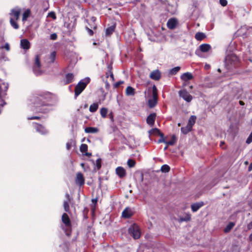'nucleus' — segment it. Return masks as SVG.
I'll return each instance as SVG.
<instances>
[{
  "mask_svg": "<svg viewBox=\"0 0 252 252\" xmlns=\"http://www.w3.org/2000/svg\"><path fill=\"white\" fill-rule=\"evenodd\" d=\"M51 99V94L49 93H44L42 94L32 96L30 100L35 107L33 110L38 112L45 113L49 110L46 108L42 109L41 107L44 106H48V102L50 101Z\"/></svg>",
  "mask_w": 252,
  "mask_h": 252,
  "instance_id": "obj_1",
  "label": "nucleus"
},
{
  "mask_svg": "<svg viewBox=\"0 0 252 252\" xmlns=\"http://www.w3.org/2000/svg\"><path fill=\"white\" fill-rule=\"evenodd\" d=\"M128 232L134 239H139L141 236L140 229L139 226L135 223L129 226L128 229Z\"/></svg>",
  "mask_w": 252,
  "mask_h": 252,
  "instance_id": "obj_2",
  "label": "nucleus"
},
{
  "mask_svg": "<svg viewBox=\"0 0 252 252\" xmlns=\"http://www.w3.org/2000/svg\"><path fill=\"white\" fill-rule=\"evenodd\" d=\"M89 83V79H87L85 81L79 82L75 88V97H77L85 89L87 85Z\"/></svg>",
  "mask_w": 252,
  "mask_h": 252,
  "instance_id": "obj_3",
  "label": "nucleus"
},
{
  "mask_svg": "<svg viewBox=\"0 0 252 252\" xmlns=\"http://www.w3.org/2000/svg\"><path fill=\"white\" fill-rule=\"evenodd\" d=\"M65 196L66 198V200H64L63 203V207L64 210L65 212L69 213L70 212V207H69V203L72 200V198L70 197L69 194L68 193H66L65 194Z\"/></svg>",
  "mask_w": 252,
  "mask_h": 252,
  "instance_id": "obj_4",
  "label": "nucleus"
},
{
  "mask_svg": "<svg viewBox=\"0 0 252 252\" xmlns=\"http://www.w3.org/2000/svg\"><path fill=\"white\" fill-rule=\"evenodd\" d=\"M180 96L187 102H190L192 99V96L186 91H180L179 92Z\"/></svg>",
  "mask_w": 252,
  "mask_h": 252,
  "instance_id": "obj_5",
  "label": "nucleus"
},
{
  "mask_svg": "<svg viewBox=\"0 0 252 252\" xmlns=\"http://www.w3.org/2000/svg\"><path fill=\"white\" fill-rule=\"evenodd\" d=\"M226 62L230 64H235L239 61L237 56L233 54L228 55L225 58Z\"/></svg>",
  "mask_w": 252,
  "mask_h": 252,
  "instance_id": "obj_6",
  "label": "nucleus"
},
{
  "mask_svg": "<svg viewBox=\"0 0 252 252\" xmlns=\"http://www.w3.org/2000/svg\"><path fill=\"white\" fill-rule=\"evenodd\" d=\"M75 183L77 185H78L80 187L84 185L85 183V179L82 173L78 172L76 174Z\"/></svg>",
  "mask_w": 252,
  "mask_h": 252,
  "instance_id": "obj_7",
  "label": "nucleus"
},
{
  "mask_svg": "<svg viewBox=\"0 0 252 252\" xmlns=\"http://www.w3.org/2000/svg\"><path fill=\"white\" fill-rule=\"evenodd\" d=\"M62 221L66 227L71 226V222L68 215L64 213L62 216Z\"/></svg>",
  "mask_w": 252,
  "mask_h": 252,
  "instance_id": "obj_8",
  "label": "nucleus"
},
{
  "mask_svg": "<svg viewBox=\"0 0 252 252\" xmlns=\"http://www.w3.org/2000/svg\"><path fill=\"white\" fill-rule=\"evenodd\" d=\"M178 24V20L176 18H170L167 22V27L170 30L174 29Z\"/></svg>",
  "mask_w": 252,
  "mask_h": 252,
  "instance_id": "obj_9",
  "label": "nucleus"
},
{
  "mask_svg": "<svg viewBox=\"0 0 252 252\" xmlns=\"http://www.w3.org/2000/svg\"><path fill=\"white\" fill-rule=\"evenodd\" d=\"M34 128L37 132L42 134H46L48 132L45 127L40 124H35Z\"/></svg>",
  "mask_w": 252,
  "mask_h": 252,
  "instance_id": "obj_10",
  "label": "nucleus"
},
{
  "mask_svg": "<svg viewBox=\"0 0 252 252\" xmlns=\"http://www.w3.org/2000/svg\"><path fill=\"white\" fill-rule=\"evenodd\" d=\"M116 173L120 178H123L126 175V170L121 166H119L116 168Z\"/></svg>",
  "mask_w": 252,
  "mask_h": 252,
  "instance_id": "obj_11",
  "label": "nucleus"
},
{
  "mask_svg": "<svg viewBox=\"0 0 252 252\" xmlns=\"http://www.w3.org/2000/svg\"><path fill=\"white\" fill-rule=\"evenodd\" d=\"M149 133L150 134H154L157 135H160V138L158 140V142H164V140L163 139V135L162 133H161L159 130L156 128H153L149 131Z\"/></svg>",
  "mask_w": 252,
  "mask_h": 252,
  "instance_id": "obj_12",
  "label": "nucleus"
},
{
  "mask_svg": "<svg viewBox=\"0 0 252 252\" xmlns=\"http://www.w3.org/2000/svg\"><path fill=\"white\" fill-rule=\"evenodd\" d=\"M158 100V94H156L155 93L153 94V98L150 99L148 100V105L150 108H153L155 107L157 103Z\"/></svg>",
  "mask_w": 252,
  "mask_h": 252,
  "instance_id": "obj_13",
  "label": "nucleus"
},
{
  "mask_svg": "<svg viewBox=\"0 0 252 252\" xmlns=\"http://www.w3.org/2000/svg\"><path fill=\"white\" fill-rule=\"evenodd\" d=\"M20 46L22 48L27 50L31 47V43L27 39H21L20 41Z\"/></svg>",
  "mask_w": 252,
  "mask_h": 252,
  "instance_id": "obj_14",
  "label": "nucleus"
},
{
  "mask_svg": "<svg viewBox=\"0 0 252 252\" xmlns=\"http://www.w3.org/2000/svg\"><path fill=\"white\" fill-rule=\"evenodd\" d=\"M204 203L202 201L193 203L191 205V211L193 212H195L197 211L201 207L204 206Z\"/></svg>",
  "mask_w": 252,
  "mask_h": 252,
  "instance_id": "obj_15",
  "label": "nucleus"
},
{
  "mask_svg": "<svg viewBox=\"0 0 252 252\" xmlns=\"http://www.w3.org/2000/svg\"><path fill=\"white\" fill-rule=\"evenodd\" d=\"M133 215V213L129 208H126L122 212V216L124 218L128 219Z\"/></svg>",
  "mask_w": 252,
  "mask_h": 252,
  "instance_id": "obj_16",
  "label": "nucleus"
},
{
  "mask_svg": "<svg viewBox=\"0 0 252 252\" xmlns=\"http://www.w3.org/2000/svg\"><path fill=\"white\" fill-rule=\"evenodd\" d=\"M150 77L155 80H158L160 78V73L158 70L153 71L150 74Z\"/></svg>",
  "mask_w": 252,
  "mask_h": 252,
  "instance_id": "obj_17",
  "label": "nucleus"
},
{
  "mask_svg": "<svg viewBox=\"0 0 252 252\" xmlns=\"http://www.w3.org/2000/svg\"><path fill=\"white\" fill-rule=\"evenodd\" d=\"M20 11L19 9H13L11 10L10 14L14 20H18L19 19Z\"/></svg>",
  "mask_w": 252,
  "mask_h": 252,
  "instance_id": "obj_18",
  "label": "nucleus"
},
{
  "mask_svg": "<svg viewBox=\"0 0 252 252\" xmlns=\"http://www.w3.org/2000/svg\"><path fill=\"white\" fill-rule=\"evenodd\" d=\"M156 116V115L155 113L151 114L147 118L146 121L147 124L151 126L153 125L155 123Z\"/></svg>",
  "mask_w": 252,
  "mask_h": 252,
  "instance_id": "obj_19",
  "label": "nucleus"
},
{
  "mask_svg": "<svg viewBox=\"0 0 252 252\" xmlns=\"http://www.w3.org/2000/svg\"><path fill=\"white\" fill-rule=\"evenodd\" d=\"M181 78L182 80L187 81L193 78L192 74L190 72H186L181 76Z\"/></svg>",
  "mask_w": 252,
  "mask_h": 252,
  "instance_id": "obj_20",
  "label": "nucleus"
},
{
  "mask_svg": "<svg viewBox=\"0 0 252 252\" xmlns=\"http://www.w3.org/2000/svg\"><path fill=\"white\" fill-rule=\"evenodd\" d=\"M191 220V215L190 213H188L186 214V215L184 217H180L178 219V222L181 223L183 221H189Z\"/></svg>",
  "mask_w": 252,
  "mask_h": 252,
  "instance_id": "obj_21",
  "label": "nucleus"
},
{
  "mask_svg": "<svg viewBox=\"0 0 252 252\" xmlns=\"http://www.w3.org/2000/svg\"><path fill=\"white\" fill-rule=\"evenodd\" d=\"M74 75L72 73H67L65 77V83L66 84L70 83L73 81Z\"/></svg>",
  "mask_w": 252,
  "mask_h": 252,
  "instance_id": "obj_22",
  "label": "nucleus"
},
{
  "mask_svg": "<svg viewBox=\"0 0 252 252\" xmlns=\"http://www.w3.org/2000/svg\"><path fill=\"white\" fill-rule=\"evenodd\" d=\"M211 48V46L208 44H203L199 46L200 50L202 52H207Z\"/></svg>",
  "mask_w": 252,
  "mask_h": 252,
  "instance_id": "obj_23",
  "label": "nucleus"
},
{
  "mask_svg": "<svg viewBox=\"0 0 252 252\" xmlns=\"http://www.w3.org/2000/svg\"><path fill=\"white\" fill-rule=\"evenodd\" d=\"M126 93L127 95L133 96L135 94V90L130 86H128L126 90Z\"/></svg>",
  "mask_w": 252,
  "mask_h": 252,
  "instance_id": "obj_24",
  "label": "nucleus"
},
{
  "mask_svg": "<svg viewBox=\"0 0 252 252\" xmlns=\"http://www.w3.org/2000/svg\"><path fill=\"white\" fill-rule=\"evenodd\" d=\"M205 37V34L204 33L201 32H198L195 35V38L198 41H201Z\"/></svg>",
  "mask_w": 252,
  "mask_h": 252,
  "instance_id": "obj_25",
  "label": "nucleus"
},
{
  "mask_svg": "<svg viewBox=\"0 0 252 252\" xmlns=\"http://www.w3.org/2000/svg\"><path fill=\"white\" fill-rule=\"evenodd\" d=\"M235 223L233 222H229L226 226L224 228L223 231L224 233L229 232L234 227Z\"/></svg>",
  "mask_w": 252,
  "mask_h": 252,
  "instance_id": "obj_26",
  "label": "nucleus"
},
{
  "mask_svg": "<svg viewBox=\"0 0 252 252\" xmlns=\"http://www.w3.org/2000/svg\"><path fill=\"white\" fill-rule=\"evenodd\" d=\"M33 67H41V63L40 62V56L38 55H37L35 56V62L34 65Z\"/></svg>",
  "mask_w": 252,
  "mask_h": 252,
  "instance_id": "obj_27",
  "label": "nucleus"
},
{
  "mask_svg": "<svg viewBox=\"0 0 252 252\" xmlns=\"http://www.w3.org/2000/svg\"><path fill=\"white\" fill-rule=\"evenodd\" d=\"M115 26L113 25L106 29L105 34L106 35H110L114 31Z\"/></svg>",
  "mask_w": 252,
  "mask_h": 252,
  "instance_id": "obj_28",
  "label": "nucleus"
},
{
  "mask_svg": "<svg viewBox=\"0 0 252 252\" xmlns=\"http://www.w3.org/2000/svg\"><path fill=\"white\" fill-rule=\"evenodd\" d=\"M196 119V117L194 115H192L190 116L189 120L188 125L190 126L191 127L195 124Z\"/></svg>",
  "mask_w": 252,
  "mask_h": 252,
  "instance_id": "obj_29",
  "label": "nucleus"
},
{
  "mask_svg": "<svg viewBox=\"0 0 252 252\" xmlns=\"http://www.w3.org/2000/svg\"><path fill=\"white\" fill-rule=\"evenodd\" d=\"M98 108V105L97 103H94L93 104H91L89 108V111L91 112L94 113L95 112Z\"/></svg>",
  "mask_w": 252,
  "mask_h": 252,
  "instance_id": "obj_30",
  "label": "nucleus"
},
{
  "mask_svg": "<svg viewBox=\"0 0 252 252\" xmlns=\"http://www.w3.org/2000/svg\"><path fill=\"white\" fill-rule=\"evenodd\" d=\"M191 128H192V127H191L190 126H189L188 125H187L186 126L182 127L181 128V131L184 134H187V133H188L189 131H190L191 130Z\"/></svg>",
  "mask_w": 252,
  "mask_h": 252,
  "instance_id": "obj_31",
  "label": "nucleus"
},
{
  "mask_svg": "<svg viewBox=\"0 0 252 252\" xmlns=\"http://www.w3.org/2000/svg\"><path fill=\"white\" fill-rule=\"evenodd\" d=\"M85 131L87 133H95L97 131V129L93 127H88L85 129Z\"/></svg>",
  "mask_w": 252,
  "mask_h": 252,
  "instance_id": "obj_32",
  "label": "nucleus"
},
{
  "mask_svg": "<svg viewBox=\"0 0 252 252\" xmlns=\"http://www.w3.org/2000/svg\"><path fill=\"white\" fill-rule=\"evenodd\" d=\"M170 168L167 164H164L161 166L160 170L162 172L167 173L170 171Z\"/></svg>",
  "mask_w": 252,
  "mask_h": 252,
  "instance_id": "obj_33",
  "label": "nucleus"
},
{
  "mask_svg": "<svg viewBox=\"0 0 252 252\" xmlns=\"http://www.w3.org/2000/svg\"><path fill=\"white\" fill-rule=\"evenodd\" d=\"M10 23L11 26L13 27L15 29H18L19 28L18 24L14 21V19L12 17L10 18Z\"/></svg>",
  "mask_w": 252,
  "mask_h": 252,
  "instance_id": "obj_34",
  "label": "nucleus"
},
{
  "mask_svg": "<svg viewBox=\"0 0 252 252\" xmlns=\"http://www.w3.org/2000/svg\"><path fill=\"white\" fill-rule=\"evenodd\" d=\"M30 14V10L28 9L26 11H25L23 14L22 21H26L28 17L29 16Z\"/></svg>",
  "mask_w": 252,
  "mask_h": 252,
  "instance_id": "obj_35",
  "label": "nucleus"
},
{
  "mask_svg": "<svg viewBox=\"0 0 252 252\" xmlns=\"http://www.w3.org/2000/svg\"><path fill=\"white\" fill-rule=\"evenodd\" d=\"M33 71L36 75H40L42 73V71L40 69V67H33Z\"/></svg>",
  "mask_w": 252,
  "mask_h": 252,
  "instance_id": "obj_36",
  "label": "nucleus"
},
{
  "mask_svg": "<svg viewBox=\"0 0 252 252\" xmlns=\"http://www.w3.org/2000/svg\"><path fill=\"white\" fill-rule=\"evenodd\" d=\"M107 109L105 108H102L100 109V115L103 118H105L107 114Z\"/></svg>",
  "mask_w": 252,
  "mask_h": 252,
  "instance_id": "obj_37",
  "label": "nucleus"
},
{
  "mask_svg": "<svg viewBox=\"0 0 252 252\" xmlns=\"http://www.w3.org/2000/svg\"><path fill=\"white\" fill-rule=\"evenodd\" d=\"M80 151L83 154L88 150V146L85 144H82L80 147Z\"/></svg>",
  "mask_w": 252,
  "mask_h": 252,
  "instance_id": "obj_38",
  "label": "nucleus"
},
{
  "mask_svg": "<svg viewBox=\"0 0 252 252\" xmlns=\"http://www.w3.org/2000/svg\"><path fill=\"white\" fill-rule=\"evenodd\" d=\"M180 69L179 66H176L170 70V73L171 75H174L176 74Z\"/></svg>",
  "mask_w": 252,
  "mask_h": 252,
  "instance_id": "obj_39",
  "label": "nucleus"
},
{
  "mask_svg": "<svg viewBox=\"0 0 252 252\" xmlns=\"http://www.w3.org/2000/svg\"><path fill=\"white\" fill-rule=\"evenodd\" d=\"M166 144V146L164 148V150H166L167 149H168L169 151H172L173 150L171 148V147L174 146L175 144L176 143H165Z\"/></svg>",
  "mask_w": 252,
  "mask_h": 252,
  "instance_id": "obj_40",
  "label": "nucleus"
},
{
  "mask_svg": "<svg viewBox=\"0 0 252 252\" xmlns=\"http://www.w3.org/2000/svg\"><path fill=\"white\" fill-rule=\"evenodd\" d=\"M95 166L97 170H99L101 167V158H98L96 160Z\"/></svg>",
  "mask_w": 252,
  "mask_h": 252,
  "instance_id": "obj_41",
  "label": "nucleus"
},
{
  "mask_svg": "<svg viewBox=\"0 0 252 252\" xmlns=\"http://www.w3.org/2000/svg\"><path fill=\"white\" fill-rule=\"evenodd\" d=\"M66 228H65V229L64 230V231H65V234L67 236H70L71 234V232H72V229H71V226H69V227H66Z\"/></svg>",
  "mask_w": 252,
  "mask_h": 252,
  "instance_id": "obj_42",
  "label": "nucleus"
},
{
  "mask_svg": "<svg viewBox=\"0 0 252 252\" xmlns=\"http://www.w3.org/2000/svg\"><path fill=\"white\" fill-rule=\"evenodd\" d=\"M135 163L136 162L133 159H129L127 161V165L129 167H134Z\"/></svg>",
  "mask_w": 252,
  "mask_h": 252,
  "instance_id": "obj_43",
  "label": "nucleus"
},
{
  "mask_svg": "<svg viewBox=\"0 0 252 252\" xmlns=\"http://www.w3.org/2000/svg\"><path fill=\"white\" fill-rule=\"evenodd\" d=\"M55 58H56V52H53L51 55H50V62L51 63H53L54 62V61L55 60Z\"/></svg>",
  "mask_w": 252,
  "mask_h": 252,
  "instance_id": "obj_44",
  "label": "nucleus"
},
{
  "mask_svg": "<svg viewBox=\"0 0 252 252\" xmlns=\"http://www.w3.org/2000/svg\"><path fill=\"white\" fill-rule=\"evenodd\" d=\"M220 3L222 6H225L227 4L226 0H220Z\"/></svg>",
  "mask_w": 252,
  "mask_h": 252,
  "instance_id": "obj_45",
  "label": "nucleus"
},
{
  "mask_svg": "<svg viewBox=\"0 0 252 252\" xmlns=\"http://www.w3.org/2000/svg\"><path fill=\"white\" fill-rule=\"evenodd\" d=\"M86 30L87 31L88 33L90 35L92 36L94 34V32L92 30L90 29L89 28L86 27Z\"/></svg>",
  "mask_w": 252,
  "mask_h": 252,
  "instance_id": "obj_46",
  "label": "nucleus"
},
{
  "mask_svg": "<svg viewBox=\"0 0 252 252\" xmlns=\"http://www.w3.org/2000/svg\"><path fill=\"white\" fill-rule=\"evenodd\" d=\"M124 83V81H118L117 82V83H116L115 84H114V87L115 88H118L119 87L121 84H123Z\"/></svg>",
  "mask_w": 252,
  "mask_h": 252,
  "instance_id": "obj_47",
  "label": "nucleus"
},
{
  "mask_svg": "<svg viewBox=\"0 0 252 252\" xmlns=\"http://www.w3.org/2000/svg\"><path fill=\"white\" fill-rule=\"evenodd\" d=\"M48 15L52 17L53 19H56V14L55 13V12H50L49 14H48Z\"/></svg>",
  "mask_w": 252,
  "mask_h": 252,
  "instance_id": "obj_48",
  "label": "nucleus"
},
{
  "mask_svg": "<svg viewBox=\"0 0 252 252\" xmlns=\"http://www.w3.org/2000/svg\"><path fill=\"white\" fill-rule=\"evenodd\" d=\"M57 38V35L56 33H54L50 35V39L52 40H56Z\"/></svg>",
  "mask_w": 252,
  "mask_h": 252,
  "instance_id": "obj_49",
  "label": "nucleus"
},
{
  "mask_svg": "<svg viewBox=\"0 0 252 252\" xmlns=\"http://www.w3.org/2000/svg\"><path fill=\"white\" fill-rule=\"evenodd\" d=\"M171 148L173 150L171 151L172 152H176L177 150L178 149L177 145H176V144H175L174 146L171 147Z\"/></svg>",
  "mask_w": 252,
  "mask_h": 252,
  "instance_id": "obj_50",
  "label": "nucleus"
},
{
  "mask_svg": "<svg viewBox=\"0 0 252 252\" xmlns=\"http://www.w3.org/2000/svg\"><path fill=\"white\" fill-rule=\"evenodd\" d=\"M112 64H109L107 66V71L109 72V73L112 72Z\"/></svg>",
  "mask_w": 252,
  "mask_h": 252,
  "instance_id": "obj_51",
  "label": "nucleus"
},
{
  "mask_svg": "<svg viewBox=\"0 0 252 252\" xmlns=\"http://www.w3.org/2000/svg\"><path fill=\"white\" fill-rule=\"evenodd\" d=\"M246 142H252V132L250 134Z\"/></svg>",
  "mask_w": 252,
  "mask_h": 252,
  "instance_id": "obj_52",
  "label": "nucleus"
},
{
  "mask_svg": "<svg viewBox=\"0 0 252 252\" xmlns=\"http://www.w3.org/2000/svg\"><path fill=\"white\" fill-rule=\"evenodd\" d=\"M4 48L7 51H9L10 50V47H9V45L8 43H5V44L4 45Z\"/></svg>",
  "mask_w": 252,
  "mask_h": 252,
  "instance_id": "obj_53",
  "label": "nucleus"
},
{
  "mask_svg": "<svg viewBox=\"0 0 252 252\" xmlns=\"http://www.w3.org/2000/svg\"><path fill=\"white\" fill-rule=\"evenodd\" d=\"M247 228L249 230L252 229V221L248 224Z\"/></svg>",
  "mask_w": 252,
  "mask_h": 252,
  "instance_id": "obj_54",
  "label": "nucleus"
},
{
  "mask_svg": "<svg viewBox=\"0 0 252 252\" xmlns=\"http://www.w3.org/2000/svg\"><path fill=\"white\" fill-rule=\"evenodd\" d=\"M40 117L38 116H34V117H31L30 118H29V120H34V119H39Z\"/></svg>",
  "mask_w": 252,
  "mask_h": 252,
  "instance_id": "obj_55",
  "label": "nucleus"
},
{
  "mask_svg": "<svg viewBox=\"0 0 252 252\" xmlns=\"http://www.w3.org/2000/svg\"><path fill=\"white\" fill-rule=\"evenodd\" d=\"M220 146L222 149H224L225 147V143H220Z\"/></svg>",
  "mask_w": 252,
  "mask_h": 252,
  "instance_id": "obj_56",
  "label": "nucleus"
},
{
  "mask_svg": "<svg viewBox=\"0 0 252 252\" xmlns=\"http://www.w3.org/2000/svg\"><path fill=\"white\" fill-rule=\"evenodd\" d=\"M84 155L88 157H90L91 156H92V154L91 153H89V152H85L84 153H83Z\"/></svg>",
  "mask_w": 252,
  "mask_h": 252,
  "instance_id": "obj_57",
  "label": "nucleus"
},
{
  "mask_svg": "<svg viewBox=\"0 0 252 252\" xmlns=\"http://www.w3.org/2000/svg\"><path fill=\"white\" fill-rule=\"evenodd\" d=\"M155 93L156 94H157V88L155 86H154L153 87V94Z\"/></svg>",
  "mask_w": 252,
  "mask_h": 252,
  "instance_id": "obj_58",
  "label": "nucleus"
},
{
  "mask_svg": "<svg viewBox=\"0 0 252 252\" xmlns=\"http://www.w3.org/2000/svg\"><path fill=\"white\" fill-rule=\"evenodd\" d=\"M252 170V162L251 163L250 165L248 167V171H251Z\"/></svg>",
  "mask_w": 252,
  "mask_h": 252,
  "instance_id": "obj_59",
  "label": "nucleus"
},
{
  "mask_svg": "<svg viewBox=\"0 0 252 252\" xmlns=\"http://www.w3.org/2000/svg\"><path fill=\"white\" fill-rule=\"evenodd\" d=\"M110 76L111 78L112 79V81H114V75L113 74V72H110Z\"/></svg>",
  "mask_w": 252,
  "mask_h": 252,
  "instance_id": "obj_60",
  "label": "nucleus"
},
{
  "mask_svg": "<svg viewBox=\"0 0 252 252\" xmlns=\"http://www.w3.org/2000/svg\"><path fill=\"white\" fill-rule=\"evenodd\" d=\"M249 238L250 241H252V233L250 235Z\"/></svg>",
  "mask_w": 252,
  "mask_h": 252,
  "instance_id": "obj_61",
  "label": "nucleus"
},
{
  "mask_svg": "<svg viewBox=\"0 0 252 252\" xmlns=\"http://www.w3.org/2000/svg\"><path fill=\"white\" fill-rule=\"evenodd\" d=\"M71 145L69 144V143H67L66 144V147L68 149H69Z\"/></svg>",
  "mask_w": 252,
  "mask_h": 252,
  "instance_id": "obj_62",
  "label": "nucleus"
},
{
  "mask_svg": "<svg viewBox=\"0 0 252 252\" xmlns=\"http://www.w3.org/2000/svg\"><path fill=\"white\" fill-rule=\"evenodd\" d=\"M239 102L241 105H244L245 104L244 102L241 100H240Z\"/></svg>",
  "mask_w": 252,
  "mask_h": 252,
  "instance_id": "obj_63",
  "label": "nucleus"
},
{
  "mask_svg": "<svg viewBox=\"0 0 252 252\" xmlns=\"http://www.w3.org/2000/svg\"><path fill=\"white\" fill-rule=\"evenodd\" d=\"M110 76V73L107 71V72L106 73V77L108 78Z\"/></svg>",
  "mask_w": 252,
  "mask_h": 252,
  "instance_id": "obj_64",
  "label": "nucleus"
}]
</instances>
